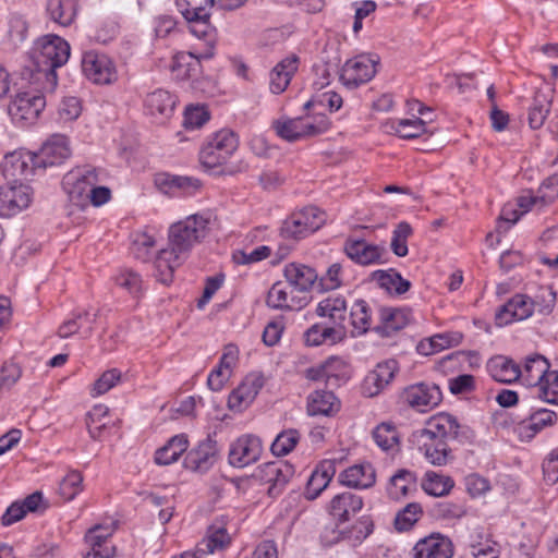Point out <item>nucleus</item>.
<instances>
[{
    "label": "nucleus",
    "instance_id": "nucleus-1",
    "mask_svg": "<svg viewBox=\"0 0 558 558\" xmlns=\"http://www.w3.org/2000/svg\"><path fill=\"white\" fill-rule=\"evenodd\" d=\"M215 0H206L205 5L192 3L186 0H177V7L190 25L191 33L199 39L191 52H177L172 57L170 71L177 80H189L201 72V60H207L215 54L217 40L216 31L209 22V8Z\"/></svg>",
    "mask_w": 558,
    "mask_h": 558
},
{
    "label": "nucleus",
    "instance_id": "nucleus-2",
    "mask_svg": "<svg viewBox=\"0 0 558 558\" xmlns=\"http://www.w3.org/2000/svg\"><path fill=\"white\" fill-rule=\"evenodd\" d=\"M71 53L69 43L58 35H46L40 37L35 44L34 58L38 70L35 80L38 82L43 77L49 84L46 89L53 92L57 86V74L54 70L64 65Z\"/></svg>",
    "mask_w": 558,
    "mask_h": 558
},
{
    "label": "nucleus",
    "instance_id": "nucleus-3",
    "mask_svg": "<svg viewBox=\"0 0 558 558\" xmlns=\"http://www.w3.org/2000/svg\"><path fill=\"white\" fill-rule=\"evenodd\" d=\"M215 223L216 216L211 211L190 215L170 226L168 242L178 253L187 256L191 250L209 234Z\"/></svg>",
    "mask_w": 558,
    "mask_h": 558
},
{
    "label": "nucleus",
    "instance_id": "nucleus-4",
    "mask_svg": "<svg viewBox=\"0 0 558 558\" xmlns=\"http://www.w3.org/2000/svg\"><path fill=\"white\" fill-rule=\"evenodd\" d=\"M330 128V122L325 114L305 113L291 118L286 114L272 120L271 129L278 137L289 143L317 136Z\"/></svg>",
    "mask_w": 558,
    "mask_h": 558
},
{
    "label": "nucleus",
    "instance_id": "nucleus-5",
    "mask_svg": "<svg viewBox=\"0 0 558 558\" xmlns=\"http://www.w3.org/2000/svg\"><path fill=\"white\" fill-rule=\"evenodd\" d=\"M239 142L230 130H221L214 134L203 146L199 161L207 169H215L225 165L238 149Z\"/></svg>",
    "mask_w": 558,
    "mask_h": 558
},
{
    "label": "nucleus",
    "instance_id": "nucleus-6",
    "mask_svg": "<svg viewBox=\"0 0 558 558\" xmlns=\"http://www.w3.org/2000/svg\"><path fill=\"white\" fill-rule=\"evenodd\" d=\"M379 61V57L373 53H360L348 59L340 70L341 83L355 88L369 82L376 75Z\"/></svg>",
    "mask_w": 558,
    "mask_h": 558
},
{
    "label": "nucleus",
    "instance_id": "nucleus-7",
    "mask_svg": "<svg viewBox=\"0 0 558 558\" xmlns=\"http://www.w3.org/2000/svg\"><path fill=\"white\" fill-rule=\"evenodd\" d=\"M81 68L84 76L93 84L112 85L118 81V70L114 61L96 50L83 53Z\"/></svg>",
    "mask_w": 558,
    "mask_h": 558
},
{
    "label": "nucleus",
    "instance_id": "nucleus-8",
    "mask_svg": "<svg viewBox=\"0 0 558 558\" xmlns=\"http://www.w3.org/2000/svg\"><path fill=\"white\" fill-rule=\"evenodd\" d=\"M34 199L33 189L20 180L0 186V217L11 218L26 210Z\"/></svg>",
    "mask_w": 558,
    "mask_h": 558
},
{
    "label": "nucleus",
    "instance_id": "nucleus-9",
    "mask_svg": "<svg viewBox=\"0 0 558 558\" xmlns=\"http://www.w3.org/2000/svg\"><path fill=\"white\" fill-rule=\"evenodd\" d=\"M410 111L416 112L412 118L392 120L386 123L387 132L393 133L401 138H415L428 132L427 125L432 123L430 108L414 100L409 102Z\"/></svg>",
    "mask_w": 558,
    "mask_h": 558
},
{
    "label": "nucleus",
    "instance_id": "nucleus-10",
    "mask_svg": "<svg viewBox=\"0 0 558 558\" xmlns=\"http://www.w3.org/2000/svg\"><path fill=\"white\" fill-rule=\"evenodd\" d=\"M325 220V214L320 209L308 206L284 220L281 234L287 239L300 240L318 230Z\"/></svg>",
    "mask_w": 558,
    "mask_h": 558
},
{
    "label": "nucleus",
    "instance_id": "nucleus-11",
    "mask_svg": "<svg viewBox=\"0 0 558 558\" xmlns=\"http://www.w3.org/2000/svg\"><path fill=\"white\" fill-rule=\"evenodd\" d=\"M460 424L457 418L449 413H438L429 417L424 427L412 434L413 444L426 446L428 439L444 440L458 436Z\"/></svg>",
    "mask_w": 558,
    "mask_h": 558
},
{
    "label": "nucleus",
    "instance_id": "nucleus-12",
    "mask_svg": "<svg viewBox=\"0 0 558 558\" xmlns=\"http://www.w3.org/2000/svg\"><path fill=\"white\" fill-rule=\"evenodd\" d=\"M98 183L97 172L90 169L72 171L63 179V187L70 201L82 208L88 206V196L93 186Z\"/></svg>",
    "mask_w": 558,
    "mask_h": 558
},
{
    "label": "nucleus",
    "instance_id": "nucleus-13",
    "mask_svg": "<svg viewBox=\"0 0 558 558\" xmlns=\"http://www.w3.org/2000/svg\"><path fill=\"white\" fill-rule=\"evenodd\" d=\"M265 384L259 373H250L228 397V409L234 413H242L248 409Z\"/></svg>",
    "mask_w": 558,
    "mask_h": 558
},
{
    "label": "nucleus",
    "instance_id": "nucleus-14",
    "mask_svg": "<svg viewBox=\"0 0 558 558\" xmlns=\"http://www.w3.org/2000/svg\"><path fill=\"white\" fill-rule=\"evenodd\" d=\"M46 107L43 95L20 92L9 105V114L16 122L33 123Z\"/></svg>",
    "mask_w": 558,
    "mask_h": 558
},
{
    "label": "nucleus",
    "instance_id": "nucleus-15",
    "mask_svg": "<svg viewBox=\"0 0 558 558\" xmlns=\"http://www.w3.org/2000/svg\"><path fill=\"white\" fill-rule=\"evenodd\" d=\"M343 251L352 262L361 266L378 265L387 262L386 247L365 240L349 239L344 243Z\"/></svg>",
    "mask_w": 558,
    "mask_h": 558
},
{
    "label": "nucleus",
    "instance_id": "nucleus-16",
    "mask_svg": "<svg viewBox=\"0 0 558 558\" xmlns=\"http://www.w3.org/2000/svg\"><path fill=\"white\" fill-rule=\"evenodd\" d=\"M293 475V466L282 461L263 464L256 472V477L263 484L268 485V494L271 496L280 494Z\"/></svg>",
    "mask_w": 558,
    "mask_h": 558
},
{
    "label": "nucleus",
    "instance_id": "nucleus-17",
    "mask_svg": "<svg viewBox=\"0 0 558 558\" xmlns=\"http://www.w3.org/2000/svg\"><path fill=\"white\" fill-rule=\"evenodd\" d=\"M263 446L258 437L245 434L236 438L229 450V462L236 468H244L256 462L262 454Z\"/></svg>",
    "mask_w": 558,
    "mask_h": 558
},
{
    "label": "nucleus",
    "instance_id": "nucleus-18",
    "mask_svg": "<svg viewBox=\"0 0 558 558\" xmlns=\"http://www.w3.org/2000/svg\"><path fill=\"white\" fill-rule=\"evenodd\" d=\"M113 531L112 524H100L89 529L85 535L88 549L84 558H113L116 553L111 543Z\"/></svg>",
    "mask_w": 558,
    "mask_h": 558
},
{
    "label": "nucleus",
    "instance_id": "nucleus-19",
    "mask_svg": "<svg viewBox=\"0 0 558 558\" xmlns=\"http://www.w3.org/2000/svg\"><path fill=\"white\" fill-rule=\"evenodd\" d=\"M36 168H40L36 155L27 150H15L5 155L2 171L7 179L14 181L27 179Z\"/></svg>",
    "mask_w": 558,
    "mask_h": 558
},
{
    "label": "nucleus",
    "instance_id": "nucleus-20",
    "mask_svg": "<svg viewBox=\"0 0 558 558\" xmlns=\"http://www.w3.org/2000/svg\"><path fill=\"white\" fill-rule=\"evenodd\" d=\"M294 288L287 281H277L269 289L266 304L274 310L299 311L308 303L306 295H293Z\"/></svg>",
    "mask_w": 558,
    "mask_h": 558
},
{
    "label": "nucleus",
    "instance_id": "nucleus-21",
    "mask_svg": "<svg viewBox=\"0 0 558 558\" xmlns=\"http://www.w3.org/2000/svg\"><path fill=\"white\" fill-rule=\"evenodd\" d=\"M401 398L409 407L425 412L441 400V392L435 385L415 384L407 387Z\"/></svg>",
    "mask_w": 558,
    "mask_h": 558
},
{
    "label": "nucleus",
    "instance_id": "nucleus-22",
    "mask_svg": "<svg viewBox=\"0 0 558 558\" xmlns=\"http://www.w3.org/2000/svg\"><path fill=\"white\" fill-rule=\"evenodd\" d=\"M397 371L398 363L395 360L378 363L363 380V395L369 398L378 396L391 383Z\"/></svg>",
    "mask_w": 558,
    "mask_h": 558
},
{
    "label": "nucleus",
    "instance_id": "nucleus-23",
    "mask_svg": "<svg viewBox=\"0 0 558 558\" xmlns=\"http://www.w3.org/2000/svg\"><path fill=\"white\" fill-rule=\"evenodd\" d=\"M534 313V301L525 294H515L495 315L498 326H506L514 320H524Z\"/></svg>",
    "mask_w": 558,
    "mask_h": 558
},
{
    "label": "nucleus",
    "instance_id": "nucleus-24",
    "mask_svg": "<svg viewBox=\"0 0 558 558\" xmlns=\"http://www.w3.org/2000/svg\"><path fill=\"white\" fill-rule=\"evenodd\" d=\"M453 545L441 534H430L421 538L412 548V558H452Z\"/></svg>",
    "mask_w": 558,
    "mask_h": 558
},
{
    "label": "nucleus",
    "instance_id": "nucleus-25",
    "mask_svg": "<svg viewBox=\"0 0 558 558\" xmlns=\"http://www.w3.org/2000/svg\"><path fill=\"white\" fill-rule=\"evenodd\" d=\"M557 418L558 416L554 411L538 409L519 422L514 432L522 441H530L543 428L555 425Z\"/></svg>",
    "mask_w": 558,
    "mask_h": 558
},
{
    "label": "nucleus",
    "instance_id": "nucleus-26",
    "mask_svg": "<svg viewBox=\"0 0 558 558\" xmlns=\"http://www.w3.org/2000/svg\"><path fill=\"white\" fill-rule=\"evenodd\" d=\"M348 312V302L342 294L332 293L323 298L316 305L315 314L320 318H326L330 326L344 327V320Z\"/></svg>",
    "mask_w": 558,
    "mask_h": 558
},
{
    "label": "nucleus",
    "instance_id": "nucleus-27",
    "mask_svg": "<svg viewBox=\"0 0 558 558\" xmlns=\"http://www.w3.org/2000/svg\"><path fill=\"white\" fill-rule=\"evenodd\" d=\"M183 253H178L168 242V246L160 250L154 259L155 277L161 283L168 284L172 278L175 268H178L186 258Z\"/></svg>",
    "mask_w": 558,
    "mask_h": 558
},
{
    "label": "nucleus",
    "instance_id": "nucleus-28",
    "mask_svg": "<svg viewBox=\"0 0 558 558\" xmlns=\"http://www.w3.org/2000/svg\"><path fill=\"white\" fill-rule=\"evenodd\" d=\"M40 168L61 163L70 156L68 138L63 135H52L35 154Z\"/></svg>",
    "mask_w": 558,
    "mask_h": 558
},
{
    "label": "nucleus",
    "instance_id": "nucleus-29",
    "mask_svg": "<svg viewBox=\"0 0 558 558\" xmlns=\"http://www.w3.org/2000/svg\"><path fill=\"white\" fill-rule=\"evenodd\" d=\"M231 543V536L222 523H214L206 537L197 545L194 558H206L217 551L226 549Z\"/></svg>",
    "mask_w": 558,
    "mask_h": 558
},
{
    "label": "nucleus",
    "instance_id": "nucleus-30",
    "mask_svg": "<svg viewBox=\"0 0 558 558\" xmlns=\"http://www.w3.org/2000/svg\"><path fill=\"white\" fill-rule=\"evenodd\" d=\"M303 337L308 347L336 344L344 340L347 330L345 327L314 324L304 332Z\"/></svg>",
    "mask_w": 558,
    "mask_h": 558
},
{
    "label": "nucleus",
    "instance_id": "nucleus-31",
    "mask_svg": "<svg viewBox=\"0 0 558 558\" xmlns=\"http://www.w3.org/2000/svg\"><path fill=\"white\" fill-rule=\"evenodd\" d=\"M299 68V58L295 54L282 59L269 74V89L272 94L279 95L289 86L292 76Z\"/></svg>",
    "mask_w": 558,
    "mask_h": 558
},
{
    "label": "nucleus",
    "instance_id": "nucleus-32",
    "mask_svg": "<svg viewBox=\"0 0 558 558\" xmlns=\"http://www.w3.org/2000/svg\"><path fill=\"white\" fill-rule=\"evenodd\" d=\"M283 276L286 281L300 292L308 291L318 278L314 268L300 263L287 264L283 269Z\"/></svg>",
    "mask_w": 558,
    "mask_h": 558
},
{
    "label": "nucleus",
    "instance_id": "nucleus-33",
    "mask_svg": "<svg viewBox=\"0 0 558 558\" xmlns=\"http://www.w3.org/2000/svg\"><path fill=\"white\" fill-rule=\"evenodd\" d=\"M339 482L352 488H368L376 482V473L369 463L355 464L339 474Z\"/></svg>",
    "mask_w": 558,
    "mask_h": 558
},
{
    "label": "nucleus",
    "instance_id": "nucleus-34",
    "mask_svg": "<svg viewBox=\"0 0 558 558\" xmlns=\"http://www.w3.org/2000/svg\"><path fill=\"white\" fill-rule=\"evenodd\" d=\"M340 410V401L331 391L317 390L307 397L306 412L310 416H331Z\"/></svg>",
    "mask_w": 558,
    "mask_h": 558
},
{
    "label": "nucleus",
    "instance_id": "nucleus-35",
    "mask_svg": "<svg viewBox=\"0 0 558 558\" xmlns=\"http://www.w3.org/2000/svg\"><path fill=\"white\" fill-rule=\"evenodd\" d=\"M362 498L352 493H342L335 496L329 505L330 514L339 521H348L362 509Z\"/></svg>",
    "mask_w": 558,
    "mask_h": 558
},
{
    "label": "nucleus",
    "instance_id": "nucleus-36",
    "mask_svg": "<svg viewBox=\"0 0 558 558\" xmlns=\"http://www.w3.org/2000/svg\"><path fill=\"white\" fill-rule=\"evenodd\" d=\"M336 474V465L332 460L323 461L312 473L307 481L306 497L308 499L317 498L326 489L331 478Z\"/></svg>",
    "mask_w": 558,
    "mask_h": 558
},
{
    "label": "nucleus",
    "instance_id": "nucleus-37",
    "mask_svg": "<svg viewBox=\"0 0 558 558\" xmlns=\"http://www.w3.org/2000/svg\"><path fill=\"white\" fill-rule=\"evenodd\" d=\"M369 281L389 294H402L410 289V282L393 269L375 270L371 274Z\"/></svg>",
    "mask_w": 558,
    "mask_h": 558
},
{
    "label": "nucleus",
    "instance_id": "nucleus-38",
    "mask_svg": "<svg viewBox=\"0 0 558 558\" xmlns=\"http://www.w3.org/2000/svg\"><path fill=\"white\" fill-rule=\"evenodd\" d=\"M411 320V313L407 310L386 307L380 310V324L377 331L383 336H390L404 328Z\"/></svg>",
    "mask_w": 558,
    "mask_h": 558
},
{
    "label": "nucleus",
    "instance_id": "nucleus-39",
    "mask_svg": "<svg viewBox=\"0 0 558 558\" xmlns=\"http://www.w3.org/2000/svg\"><path fill=\"white\" fill-rule=\"evenodd\" d=\"M416 490V476L413 472L401 469L389 480L387 493L391 499L400 500Z\"/></svg>",
    "mask_w": 558,
    "mask_h": 558
},
{
    "label": "nucleus",
    "instance_id": "nucleus-40",
    "mask_svg": "<svg viewBox=\"0 0 558 558\" xmlns=\"http://www.w3.org/2000/svg\"><path fill=\"white\" fill-rule=\"evenodd\" d=\"M547 360L542 355H532L525 360L520 378L529 386H542V381L550 373Z\"/></svg>",
    "mask_w": 558,
    "mask_h": 558
},
{
    "label": "nucleus",
    "instance_id": "nucleus-41",
    "mask_svg": "<svg viewBox=\"0 0 558 558\" xmlns=\"http://www.w3.org/2000/svg\"><path fill=\"white\" fill-rule=\"evenodd\" d=\"M145 105L149 114L165 120L172 114L175 99L168 90L157 89L146 97Z\"/></svg>",
    "mask_w": 558,
    "mask_h": 558
},
{
    "label": "nucleus",
    "instance_id": "nucleus-42",
    "mask_svg": "<svg viewBox=\"0 0 558 558\" xmlns=\"http://www.w3.org/2000/svg\"><path fill=\"white\" fill-rule=\"evenodd\" d=\"M487 369L495 380L504 384L513 383L521 375L519 366L512 360L502 355L492 357L487 364Z\"/></svg>",
    "mask_w": 558,
    "mask_h": 558
},
{
    "label": "nucleus",
    "instance_id": "nucleus-43",
    "mask_svg": "<svg viewBox=\"0 0 558 558\" xmlns=\"http://www.w3.org/2000/svg\"><path fill=\"white\" fill-rule=\"evenodd\" d=\"M533 208L541 209V204L537 195H533L530 192H526L520 195L517 198L515 204H507L504 206L501 210L500 218L505 222H510L511 225L515 223L520 217Z\"/></svg>",
    "mask_w": 558,
    "mask_h": 558
},
{
    "label": "nucleus",
    "instance_id": "nucleus-44",
    "mask_svg": "<svg viewBox=\"0 0 558 558\" xmlns=\"http://www.w3.org/2000/svg\"><path fill=\"white\" fill-rule=\"evenodd\" d=\"M187 437L183 434L175 435L155 452V462L158 465L172 464L179 460V458L187 450Z\"/></svg>",
    "mask_w": 558,
    "mask_h": 558
},
{
    "label": "nucleus",
    "instance_id": "nucleus-45",
    "mask_svg": "<svg viewBox=\"0 0 558 558\" xmlns=\"http://www.w3.org/2000/svg\"><path fill=\"white\" fill-rule=\"evenodd\" d=\"M110 423L109 408L101 403L94 405L86 415L88 433L95 440H100L105 437Z\"/></svg>",
    "mask_w": 558,
    "mask_h": 558
},
{
    "label": "nucleus",
    "instance_id": "nucleus-46",
    "mask_svg": "<svg viewBox=\"0 0 558 558\" xmlns=\"http://www.w3.org/2000/svg\"><path fill=\"white\" fill-rule=\"evenodd\" d=\"M47 13L51 21L69 26L76 16V4L73 0H47Z\"/></svg>",
    "mask_w": 558,
    "mask_h": 558
},
{
    "label": "nucleus",
    "instance_id": "nucleus-47",
    "mask_svg": "<svg viewBox=\"0 0 558 558\" xmlns=\"http://www.w3.org/2000/svg\"><path fill=\"white\" fill-rule=\"evenodd\" d=\"M323 363L325 383L330 386H339L351 376V369L347 361L339 356H329Z\"/></svg>",
    "mask_w": 558,
    "mask_h": 558
},
{
    "label": "nucleus",
    "instance_id": "nucleus-48",
    "mask_svg": "<svg viewBox=\"0 0 558 558\" xmlns=\"http://www.w3.org/2000/svg\"><path fill=\"white\" fill-rule=\"evenodd\" d=\"M350 322L352 325V335H364L372 325V313L368 304L364 300H356L350 310Z\"/></svg>",
    "mask_w": 558,
    "mask_h": 558
},
{
    "label": "nucleus",
    "instance_id": "nucleus-49",
    "mask_svg": "<svg viewBox=\"0 0 558 558\" xmlns=\"http://www.w3.org/2000/svg\"><path fill=\"white\" fill-rule=\"evenodd\" d=\"M216 461L215 448L210 442L201 444L187 456V466L193 471L205 472Z\"/></svg>",
    "mask_w": 558,
    "mask_h": 558
},
{
    "label": "nucleus",
    "instance_id": "nucleus-50",
    "mask_svg": "<svg viewBox=\"0 0 558 558\" xmlns=\"http://www.w3.org/2000/svg\"><path fill=\"white\" fill-rule=\"evenodd\" d=\"M459 341L458 335L437 333L420 341L417 351L423 355H432L458 344Z\"/></svg>",
    "mask_w": 558,
    "mask_h": 558
},
{
    "label": "nucleus",
    "instance_id": "nucleus-51",
    "mask_svg": "<svg viewBox=\"0 0 558 558\" xmlns=\"http://www.w3.org/2000/svg\"><path fill=\"white\" fill-rule=\"evenodd\" d=\"M453 485L451 477L436 472H427L422 481L423 490L434 497L448 495Z\"/></svg>",
    "mask_w": 558,
    "mask_h": 558
},
{
    "label": "nucleus",
    "instance_id": "nucleus-52",
    "mask_svg": "<svg viewBox=\"0 0 558 558\" xmlns=\"http://www.w3.org/2000/svg\"><path fill=\"white\" fill-rule=\"evenodd\" d=\"M551 98L544 93H536L529 110V124L532 129H539L550 111Z\"/></svg>",
    "mask_w": 558,
    "mask_h": 558
},
{
    "label": "nucleus",
    "instance_id": "nucleus-53",
    "mask_svg": "<svg viewBox=\"0 0 558 558\" xmlns=\"http://www.w3.org/2000/svg\"><path fill=\"white\" fill-rule=\"evenodd\" d=\"M373 438L385 451H395L399 447V433L392 423H381L373 432Z\"/></svg>",
    "mask_w": 558,
    "mask_h": 558
},
{
    "label": "nucleus",
    "instance_id": "nucleus-54",
    "mask_svg": "<svg viewBox=\"0 0 558 558\" xmlns=\"http://www.w3.org/2000/svg\"><path fill=\"white\" fill-rule=\"evenodd\" d=\"M422 451L429 463L434 465H444L449 460V448L444 440L428 439L426 446L415 444Z\"/></svg>",
    "mask_w": 558,
    "mask_h": 558
},
{
    "label": "nucleus",
    "instance_id": "nucleus-55",
    "mask_svg": "<svg viewBox=\"0 0 558 558\" xmlns=\"http://www.w3.org/2000/svg\"><path fill=\"white\" fill-rule=\"evenodd\" d=\"M97 314H90L88 311H84L82 313H78L75 315L74 318L65 320L60 327H59V336L61 338H69L72 335H75L81 328L82 323H86L88 325L87 327V333L89 335L93 329V324L96 320Z\"/></svg>",
    "mask_w": 558,
    "mask_h": 558
},
{
    "label": "nucleus",
    "instance_id": "nucleus-56",
    "mask_svg": "<svg viewBox=\"0 0 558 558\" xmlns=\"http://www.w3.org/2000/svg\"><path fill=\"white\" fill-rule=\"evenodd\" d=\"M83 490V475L81 472L69 471L61 480L59 495L64 500H72Z\"/></svg>",
    "mask_w": 558,
    "mask_h": 558
},
{
    "label": "nucleus",
    "instance_id": "nucleus-57",
    "mask_svg": "<svg viewBox=\"0 0 558 558\" xmlns=\"http://www.w3.org/2000/svg\"><path fill=\"white\" fill-rule=\"evenodd\" d=\"M157 232L151 228L138 230L133 238V247L140 258H145L151 248L156 246Z\"/></svg>",
    "mask_w": 558,
    "mask_h": 558
},
{
    "label": "nucleus",
    "instance_id": "nucleus-58",
    "mask_svg": "<svg viewBox=\"0 0 558 558\" xmlns=\"http://www.w3.org/2000/svg\"><path fill=\"white\" fill-rule=\"evenodd\" d=\"M300 440V433L296 429H287L281 432L271 445V451L275 456L282 457L290 453Z\"/></svg>",
    "mask_w": 558,
    "mask_h": 558
},
{
    "label": "nucleus",
    "instance_id": "nucleus-59",
    "mask_svg": "<svg viewBox=\"0 0 558 558\" xmlns=\"http://www.w3.org/2000/svg\"><path fill=\"white\" fill-rule=\"evenodd\" d=\"M121 380V372L112 368L104 372L92 385L90 396L96 398L107 393Z\"/></svg>",
    "mask_w": 558,
    "mask_h": 558
},
{
    "label": "nucleus",
    "instance_id": "nucleus-60",
    "mask_svg": "<svg viewBox=\"0 0 558 558\" xmlns=\"http://www.w3.org/2000/svg\"><path fill=\"white\" fill-rule=\"evenodd\" d=\"M422 508L418 504L412 502L398 512L395 519V525L398 531H408L418 520Z\"/></svg>",
    "mask_w": 558,
    "mask_h": 558
},
{
    "label": "nucleus",
    "instance_id": "nucleus-61",
    "mask_svg": "<svg viewBox=\"0 0 558 558\" xmlns=\"http://www.w3.org/2000/svg\"><path fill=\"white\" fill-rule=\"evenodd\" d=\"M411 233L412 228L407 222H400L395 229L390 246L397 256L403 257L408 254L407 240Z\"/></svg>",
    "mask_w": 558,
    "mask_h": 558
},
{
    "label": "nucleus",
    "instance_id": "nucleus-62",
    "mask_svg": "<svg viewBox=\"0 0 558 558\" xmlns=\"http://www.w3.org/2000/svg\"><path fill=\"white\" fill-rule=\"evenodd\" d=\"M114 282L130 294H137L142 290L141 276L131 269L120 270L114 277Z\"/></svg>",
    "mask_w": 558,
    "mask_h": 558
},
{
    "label": "nucleus",
    "instance_id": "nucleus-63",
    "mask_svg": "<svg viewBox=\"0 0 558 558\" xmlns=\"http://www.w3.org/2000/svg\"><path fill=\"white\" fill-rule=\"evenodd\" d=\"M270 247L260 245L250 252L238 250L232 254V259L238 265H247L266 259L270 255Z\"/></svg>",
    "mask_w": 558,
    "mask_h": 558
},
{
    "label": "nucleus",
    "instance_id": "nucleus-64",
    "mask_svg": "<svg viewBox=\"0 0 558 558\" xmlns=\"http://www.w3.org/2000/svg\"><path fill=\"white\" fill-rule=\"evenodd\" d=\"M539 398L545 402L558 404V372L551 371L542 381Z\"/></svg>",
    "mask_w": 558,
    "mask_h": 558
}]
</instances>
